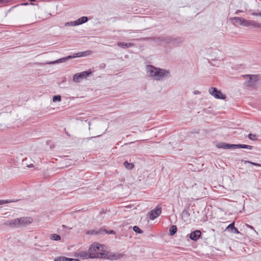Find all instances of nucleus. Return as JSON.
Instances as JSON below:
<instances>
[{
	"label": "nucleus",
	"mask_w": 261,
	"mask_h": 261,
	"mask_svg": "<svg viewBox=\"0 0 261 261\" xmlns=\"http://www.w3.org/2000/svg\"><path fill=\"white\" fill-rule=\"evenodd\" d=\"M145 70L147 76L156 81H161L165 77L170 76L169 71L151 65L146 66Z\"/></svg>",
	"instance_id": "1"
},
{
	"label": "nucleus",
	"mask_w": 261,
	"mask_h": 261,
	"mask_svg": "<svg viewBox=\"0 0 261 261\" xmlns=\"http://www.w3.org/2000/svg\"><path fill=\"white\" fill-rule=\"evenodd\" d=\"M90 258H105L103 246L97 243H93L89 249Z\"/></svg>",
	"instance_id": "2"
},
{
	"label": "nucleus",
	"mask_w": 261,
	"mask_h": 261,
	"mask_svg": "<svg viewBox=\"0 0 261 261\" xmlns=\"http://www.w3.org/2000/svg\"><path fill=\"white\" fill-rule=\"evenodd\" d=\"M218 148L224 149H231V148H247L251 149V146L244 145V144H230L228 143H221L217 145Z\"/></svg>",
	"instance_id": "3"
},
{
	"label": "nucleus",
	"mask_w": 261,
	"mask_h": 261,
	"mask_svg": "<svg viewBox=\"0 0 261 261\" xmlns=\"http://www.w3.org/2000/svg\"><path fill=\"white\" fill-rule=\"evenodd\" d=\"M92 53V52L91 51H84V52H81V53H79L78 54H76V56H67L66 57L63 58L62 59H59V60H57L53 61V62H50L48 64H53L61 63V62L65 61H66V60H67L68 59H72V58H75L76 57H81V56H89V55H91Z\"/></svg>",
	"instance_id": "4"
},
{
	"label": "nucleus",
	"mask_w": 261,
	"mask_h": 261,
	"mask_svg": "<svg viewBox=\"0 0 261 261\" xmlns=\"http://www.w3.org/2000/svg\"><path fill=\"white\" fill-rule=\"evenodd\" d=\"M91 73V70H89L76 73L73 76V81L76 83H80L82 80L86 78Z\"/></svg>",
	"instance_id": "5"
},
{
	"label": "nucleus",
	"mask_w": 261,
	"mask_h": 261,
	"mask_svg": "<svg viewBox=\"0 0 261 261\" xmlns=\"http://www.w3.org/2000/svg\"><path fill=\"white\" fill-rule=\"evenodd\" d=\"M209 93L217 99H225L226 96L217 88L211 87L208 89Z\"/></svg>",
	"instance_id": "6"
},
{
	"label": "nucleus",
	"mask_w": 261,
	"mask_h": 261,
	"mask_svg": "<svg viewBox=\"0 0 261 261\" xmlns=\"http://www.w3.org/2000/svg\"><path fill=\"white\" fill-rule=\"evenodd\" d=\"M246 80V84L247 86H252L258 80V76L257 75H246L244 76Z\"/></svg>",
	"instance_id": "7"
},
{
	"label": "nucleus",
	"mask_w": 261,
	"mask_h": 261,
	"mask_svg": "<svg viewBox=\"0 0 261 261\" xmlns=\"http://www.w3.org/2000/svg\"><path fill=\"white\" fill-rule=\"evenodd\" d=\"M18 221V227H25L31 224L33 219L31 217H22L20 218H17Z\"/></svg>",
	"instance_id": "8"
},
{
	"label": "nucleus",
	"mask_w": 261,
	"mask_h": 261,
	"mask_svg": "<svg viewBox=\"0 0 261 261\" xmlns=\"http://www.w3.org/2000/svg\"><path fill=\"white\" fill-rule=\"evenodd\" d=\"M161 207L160 206H157V207L152 210L150 214H149V218L151 220H153L156 217H158L161 214Z\"/></svg>",
	"instance_id": "9"
},
{
	"label": "nucleus",
	"mask_w": 261,
	"mask_h": 261,
	"mask_svg": "<svg viewBox=\"0 0 261 261\" xmlns=\"http://www.w3.org/2000/svg\"><path fill=\"white\" fill-rule=\"evenodd\" d=\"M124 256L123 253H110L107 258L111 260H117L122 258Z\"/></svg>",
	"instance_id": "10"
},
{
	"label": "nucleus",
	"mask_w": 261,
	"mask_h": 261,
	"mask_svg": "<svg viewBox=\"0 0 261 261\" xmlns=\"http://www.w3.org/2000/svg\"><path fill=\"white\" fill-rule=\"evenodd\" d=\"M18 221L17 219L9 220L4 223V225L11 227H18Z\"/></svg>",
	"instance_id": "11"
},
{
	"label": "nucleus",
	"mask_w": 261,
	"mask_h": 261,
	"mask_svg": "<svg viewBox=\"0 0 261 261\" xmlns=\"http://www.w3.org/2000/svg\"><path fill=\"white\" fill-rule=\"evenodd\" d=\"M201 231L200 230H195L192 232L190 235V238L191 240L197 241L201 236Z\"/></svg>",
	"instance_id": "12"
},
{
	"label": "nucleus",
	"mask_w": 261,
	"mask_h": 261,
	"mask_svg": "<svg viewBox=\"0 0 261 261\" xmlns=\"http://www.w3.org/2000/svg\"><path fill=\"white\" fill-rule=\"evenodd\" d=\"M88 21V18L86 16H83L77 20L74 21L73 23L75 25H78L80 24H82L85 22H86Z\"/></svg>",
	"instance_id": "13"
},
{
	"label": "nucleus",
	"mask_w": 261,
	"mask_h": 261,
	"mask_svg": "<svg viewBox=\"0 0 261 261\" xmlns=\"http://www.w3.org/2000/svg\"><path fill=\"white\" fill-rule=\"evenodd\" d=\"M79 256L83 259L90 258V253L86 251H80L79 253Z\"/></svg>",
	"instance_id": "14"
},
{
	"label": "nucleus",
	"mask_w": 261,
	"mask_h": 261,
	"mask_svg": "<svg viewBox=\"0 0 261 261\" xmlns=\"http://www.w3.org/2000/svg\"><path fill=\"white\" fill-rule=\"evenodd\" d=\"M117 45L118 46L120 47L126 48L132 46L133 45V44L132 43H125L123 42H118Z\"/></svg>",
	"instance_id": "15"
},
{
	"label": "nucleus",
	"mask_w": 261,
	"mask_h": 261,
	"mask_svg": "<svg viewBox=\"0 0 261 261\" xmlns=\"http://www.w3.org/2000/svg\"><path fill=\"white\" fill-rule=\"evenodd\" d=\"M243 18L239 17H231L229 18L230 21L234 20L236 23H239L240 25H242V22L243 20Z\"/></svg>",
	"instance_id": "16"
},
{
	"label": "nucleus",
	"mask_w": 261,
	"mask_h": 261,
	"mask_svg": "<svg viewBox=\"0 0 261 261\" xmlns=\"http://www.w3.org/2000/svg\"><path fill=\"white\" fill-rule=\"evenodd\" d=\"M250 26H252L254 28L261 29V23H259L254 20H251Z\"/></svg>",
	"instance_id": "17"
},
{
	"label": "nucleus",
	"mask_w": 261,
	"mask_h": 261,
	"mask_svg": "<svg viewBox=\"0 0 261 261\" xmlns=\"http://www.w3.org/2000/svg\"><path fill=\"white\" fill-rule=\"evenodd\" d=\"M50 239L51 240L59 241L61 240V237L57 234H51L50 236Z\"/></svg>",
	"instance_id": "18"
},
{
	"label": "nucleus",
	"mask_w": 261,
	"mask_h": 261,
	"mask_svg": "<svg viewBox=\"0 0 261 261\" xmlns=\"http://www.w3.org/2000/svg\"><path fill=\"white\" fill-rule=\"evenodd\" d=\"M123 165L127 169H132L134 167V165L132 163H129L126 161L124 162Z\"/></svg>",
	"instance_id": "19"
},
{
	"label": "nucleus",
	"mask_w": 261,
	"mask_h": 261,
	"mask_svg": "<svg viewBox=\"0 0 261 261\" xmlns=\"http://www.w3.org/2000/svg\"><path fill=\"white\" fill-rule=\"evenodd\" d=\"M177 231V227L175 225H172L169 230L170 234L171 236L174 235Z\"/></svg>",
	"instance_id": "20"
},
{
	"label": "nucleus",
	"mask_w": 261,
	"mask_h": 261,
	"mask_svg": "<svg viewBox=\"0 0 261 261\" xmlns=\"http://www.w3.org/2000/svg\"><path fill=\"white\" fill-rule=\"evenodd\" d=\"M251 20H246L245 19H243L242 25L243 27H248L250 26Z\"/></svg>",
	"instance_id": "21"
},
{
	"label": "nucleus",
	"mask_w": 261,
	"mask_h": 261,
	"mask_svg": "<svg viewBox=\"0 0 261 261\" xmlns=\"http://www.w3.org/2000/svg\"><path fill=\"white\" fill-rule=\"evenodd\" d=\"M55 261H69V258L65 257H59L55 259Z\"/></svg>",
	"instance_id": "22"
},
{
	"label": "nucleus",
	"mask_w": 261,
	"mask_h": 261,
	"mask_svg": "<svg viewBox=\"0 0 261 261\" xmlns=\"http://www.w3.org/2000/svg\"><path fill=\"white\" fill-rule=\"evenodd\" d=\"M61 100V97L60 95H55L53 98V102L60 101Z\"/></svg>",
	"instance_id": "23"
},
{
	"label": "nucleus",
	"mask_w": 261,
	"mask_h": 261,
	"mask_svg": "<svg viewBox=\"0 0 261 261\" xmlns=\"http://www.w3.org/2000/svg\"><path fill=\"white\" fill-rule=\"evenodd\" d=\"M133 230L137 233H142L143 231L137 226H135L133 227Z\"/></svg>",
	"instance_id": "24"
},
{
	"label": "nucleus",
	"mask_w": 261,
	"mask_h": 261,
	"mask_svg": "<svg viewBox=\"0 0 261 261\" xmlns=\"http://www.w3.org/2000/svg\"><path fill=\"white\" fill-rule=\"evenodd\" d=\"M234 222H232V223H231L230 224H229L226 228V229H228L229 230H232L233 229V228H234Z\"/></svg>",
	"instance_id": "25"
},
{
	"label": "nucleus",
	"mask_w": 261,
	"mask_h": 261,
	"mask_svg": "<svg viewBox=\"0 0 261 261\" xmlns=\"http://www.w3.org/2000/svg\"><path fill=\"white\" fill-rule=\"evenodd\" d=\"M248 138L251 140L254 141L256 140L255 135L250 134L248 135Z\"/></svg>",
	"instance_id": "26"
},
{
	"label": "nucleus",
	"mask_w": 261,
	"mask_h": 261,
	"mask_svg": "<svg viewBox=\"0 0 261 261\" xmlns=\"http://www.w3.org/2000/svg\"><path fill=\"white\" fill-rule=\"evenodd\" d=\"M245 163H250L252 165H253L254 166H258V167H261V165L259 164H257V163H253V162H249V161H245Z\"/></svg>",
	"instance_id": "27"
},
{
	"label": "nucleus",
	"mask_w": 261,
	"mask_h": 261,
	"mask_svg": "<svg viewBox=\"0 0 261 261\" xmlns=\"http://www.w3.org/2000/svg\"><path fill=\"white\" fill-rule=\"evenodd\" d=\"M246 226L248 227L250 229H251L252 230H253L254 233L256 234H258V233L254 229L253 227L251 225H250L249 224H246Z\"/></svg>",
	"instance_id": "28"
},
{
	"label": "nucleus",
	"mask_w": 261,
	"mask_h": 261,
	"mask_svg": "<svg viewBox=\"0 0 261 261\" xmlns=\"http://www.w3.org/2000/svg\"><path fill=\"white\" fill-rule=\"evenodd\" d=\"M73 21H70L65 23V26H75L74 24Z\"/></svg>",
	"instance_id": "29"
},
{
	"label": "nucleus",
	"mask_w": 261,
	"mask_h": 261,
	"mask_svg": "<svg viewBox=\"0 0 261 261\" xmlns=\"http://www.w3.org/2000/svg\"><path fill=\"white\" fill-rule=\"evenodd\" d=\"M9 202H10V201L5 200H0V205H3Z\"/></svg>",
	"instance_id": "30"
},
{
	"label": "nucleus",
	"mask_w": 261,
	"mask_h": 261,
	"mask_svg": "<svg viewBox=\"0 0 261 261\" xmlns=\"http://www.w3.org/2000/svg\"><path fill=\"white\" fill-rule=\"evenodd\" d=\"M252 15H254V16H261V12H258V13H257V12H253L251 14Z\"/></svg>",
	"instance_id": "31"
},
{
	"label": "nucleus",
	"mask_w": 261,
	"mask_h": 261,
	"mask_svg": "<svg viewBox=\"0 0 261 261\" xmlns=\"http://www.w3.org/2000/svg\"><path fill=\"white\" fill-rule=\"evenodd\" d=\"M233 230H234L233 232L235 233H239L240 232L238 229L236 227H234Z\"/></svg>",
	"instance_id": "32"
},
{
	"label": "nucleus",
	"mask_w": 261,
	"mask_h": 261,
	"mask_svg": "<svg viewBox=\"0 0 261 261\" xmlns=\"http://www.w3.org/2000/svg\"><path fill=\"white\" fill-rule=\"evenodd\" d=\"M69 261H80V260L77 259L69 258Z\"/></svg>",
	"instance_id": "33"
},
{
	"label": "nucleus",
	"mask_w": 261,
	"mask_h": 261,
	"mask_svg": "<svg viewBox=\"0 0 261 261\" xmlns=\"http://www.w3.org/2000/svg\"><path fill=\"white\" fill-rule=\"evenodd\" d=\"M241 12H243V11H242V10H237V11H236L235 14H239V13Z\"/></svg>",
	"instance_id": "34"
},
{
	"label": "nucleus",
	"mask_w": 261,
	"mask_h": 261,
	"mask_svg": "<svg viewBox=\"0 0 261 261\" xmlns=\"http://www.w3.org/2000/svg\"><path fill=\"white\" fill-rule=\"evenodd\" d=\"M26 166L28 167H33V164H31L30 165H27Z\"/></svg>",
	"instance_id": "35"
},
{
	"label": "nucleus",
	"mask_w": 261,
	"mask_h": 261,
	"mask_svg": "<svg viewBox=\"0 0 261 261\" xmlns=\"http://www.w3.org/2000/svg\"><path fill=\"white\" fill-rule=\"evenodd\" d=\"M8 0H0L1 3H5L7 2Z\"/></svg>",
	"instance_id": "36"
},
{
	"label": "nucleus",
	"mask_w": 261,
	"mask_h": 261,
	"mask_svg": "<svg viewBox=\"0 0 261 261\" xmlns=\"http://www.w3.org/2000/svg\"><path fill=\"white\" fill-rule=\"evenodd\" d=\"M194 93H195V94H196L199 93V92H198V91H195L194 92Z\"/></svg>",
	"instance_id": "37"
},
{
	"label": "nucleus",
	"mask_w": 261,
	"mask_h": 261,
	"mask_svg": "<svg viewBox=\"0 0 261 261\" xmlns=\"http://www.w3.org/2000/svg\"><path fill=\"white\" fill-rule=\"evenodd\" d=\"M26 160H27V159H25V160H23V164L24 165H25V163H24V162H25V161H26Z\"/></svg>",
	"instance_id": "38"
}]
</instances>
